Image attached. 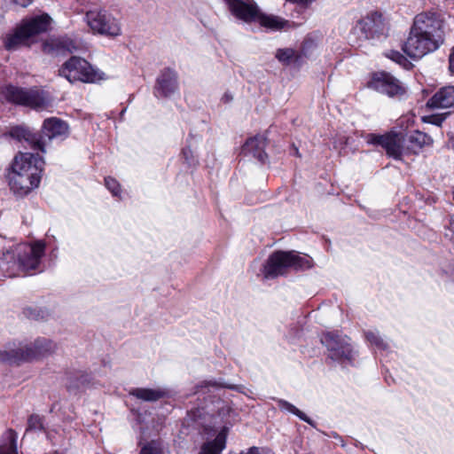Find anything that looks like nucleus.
Here are the masks:
<instances>
[{
	"instance_id": "nucleus-4",
	"label": "nucleus",
	"mask_w": 454,
	"mask_h": 454,
	"mask_svg": "<svg viewBox=\"0 0 454 454\" xmlns=\"http://www.w3.org/2000/svg\"><path fill=\"white\" fill-rule=\"evenodd\" d=\"M56 345L49 339L38 338L30 344H20L0 351L1 360L8 363L30 362L52 354Z\"/></svg>"
},
{
	"instance_id": "nucleus-1",
	"label": "nucleus",
	"mask_w": 454,
	"mask_h": 454,
	"mask_svg": "<svg viewBox=\"0 0 454 454\" xmlns=\"http://www.w3.org/2000/svg\"><path fill=\"white\" fill-rule=\"evenodd\" d=\"M43 165L44 161L38 154H17L8 173L9 184L13 192L24 196L38 187Z\"/></svg>"
},
{
	"instance_id": "nucleus-16",
	"label": "nucleus",
	"mask_w": 454,
	"mask_h": 454,
	"mask_svg": "<svg viewBox=\"0 0 454 454\" xmlns=\"http://www.w3.org/2000/svg\"><path fill=\"white\" fill-rule=\"evenodd\" d=\"M265 145V138L262 136H256L247 140L242 151L245 155L252 156L261 163H264L268 158L264 152Z\"/></svg>"
},
{
	"instance_id": "nucleus-39",
	"label": "nucleus",
	"mask_w": 454,
	"mask_h": 454,
	"mask_svg": "<svg viewBox=\"0 0 454 454\" xmlns=\"http://www.w3.org/2000/svg\"><path fill=\"white\" fill-rule=\"evenodd\" d=\"M258 448L252 447L247 452H241L239 454H258Z\"/></svg>"
},
{
	"instance_id": "nucleus-20",
	"label": "nucleus",
	"mask_w": 454,
	"mask_h": 454,
	"mask_svg": "<svg viewBox=\"0 0 454 454\" xmlns=\"http://www.w3.org/2000/svg\"><path fill=\"white\" fill-rule=\"evenodd\" d=\"M387 152V155L400 159L402 156V139L397 134L384 135L383 144L381 145Z\"/></svg>"
},
{
	"instance_id": "nucleus-24",
	"label": "nucleus",
	"mask_w": 454,
	"mask_h": 454,
	"mask_svg": "<svg viewBox=\"0 0 454 454\" xmlns=\"http://www.w3.org/2000/svg\"><path fill=\"white\" fill-rule=\"evenodd\" d=\"M255 21H258L262 26L272 30L280 29L284 27L285 24L286 23L279 17L262 14L260 12H258V17L256 18Z\"/></svg>"
},
{
	"instance_id": "nucleus-10",
	"label": "nucleus",
	"mask_w": 454,
	"mask_h": 454,
	"mask_svg": "<svg viewBox=\"0 0 454 454\" xmlns=\"http://www.w3.org/2000/svg\"><path fill=\"white\" fill-rule=\"evenodd\" d=\"M441 44L411 28L410 35L403 46V51L413 59H421L425 55L436 51Z\"/></svg>"
},
{
	"instance_id": "nucleus-26",
	"label": "nucleus",
	"mask_w": 454,
	"mask_h": 454,
	"mask_svg": "<svg viewBox=\"0 0 454 454\" xmlns=\"http://www.w3.org/2000/svg\"><path fill=\"white\" fill-rule=\"evenodd\" d=\"M380 14L374 12L371 16H367L362 21H360L359 25L361 26L362 29L372 34L378 31V29L374 28V27L376 26V20H380Z\"/></svg>"
},
{
	"instance_id": "nucleus-35",
	"label": "nucleus",
	"mask_w": 454,
	"mask_h": 454,
	"mask_svg": "<svg viewBox=\"0 0 454 454\" xmlns=\"http://www.w3.org/2000/svg\"><path fill=\"white\" fill-rule=\"evenodd\" d=\"M384 139V135H375V134H368L366 137V141L368 144L372 145H382Z\"/></svg>"
},
{
	"instance_id": "nucleus-42",
	"label": "nucleus",
	"mask_w": 454,
	"mask_h": 454,
	"mask_svg": "<svg viewBox=\"0 0 454 454\" xmlns=\"http://www.w3.org/2000/svg\"><path fill=\"white\" fill-rule=\"evenodd\" d=\"M258 454H274L270 450H258Z\"/></svg>"
},
{
	"instance_id": "nucleus-30",
	"label": "nucleus",
	"mask_w": 454,
	"mask_h": 454,
	"mask_svg": "<svg viewBox=\"0 0 454 454\" xmlns=\"http://www.w3.org/2000/svg\"><path fill=\"white\" fill-rule=\"evenodd\" d=\"M386 57L396 62L399 65L405 66L408 61L407 59L399 51H389L386 52Z\"/></svg>"
},
{
	"instance_id": "nucleus-32",
	"label": "nucleus",
	"mask_w": 454,
	"mask_h": 454,
	"mask_svg": "<svg viewBox=\"0 0 454 454\" xmlns=\"http://www.w3.org/2000/svg\"><path fill=\"white\" fill-rule=\"evenodd\" d=\"M106 188L112 192L114 196H119L121 190L119 183L112 177H106L105 179Z\"/></svg>"
},
{
	"instance_id": "nucleus-23",
	"label": "nucleus",
	"mask_w": 454,
	"mask_h": 454,
	"mask_svg": "<svg viewBox=\"0 0 454 454\" xmlns=\"http://www.w3.org/2000/svg\"><path fill=\"white\" fill-rule=\"evenodd\" d=\"M276 59L285 66L296 65L301 60V54L292 48L278 49L275 54Z\"/></svg>"
},
{
	"instance_id": "nucleus-13",
	"label": "nucleus",
	"mask_w": 454,
	"mask_h": 454,
	"mask_svg": "<svg viewBox=\"0 0 454 454\" xmlns=\"http://www.w3.org/2000/svg\"><path fill=\"white\" fill-rule=\"evenodd\" d=\"M231 13L245 22L255 21L259 10L253 4H247L241 0H223Z\"/></svg>"
},
{
	"instance_id": "nucleus-36",
	"label": "nucleus",
	"mask_w": 454,
	"mask_h": 454,
	"mask_svg": "<svg viewBox=\"0 0 454 454\" xmlns=\"http://www.w3.org/2000/svg\"><path fill=\"white\" fill-rule=\"evenodd\" d=\"M426 120L434 125L441 126L442 122L443 121L444 118L439 115H431L426 118Z\"/></svg>"
},
{
	"instance_id": "nucleus-3",
	"label": "nucleus",
	"mask_w": 454,
	"mask_h": 454,
	"mask_svg": "<svg viewBox=\"0 0 454 454\" xmlns=\"http://www.w3.org/2000/svg\"><path fill=\"white\" fill-rule=\"evenodd\" d=\"M51 20L47 13L23 19L12 33L6 35L4 47L8 51H14L27 45L30 38L46 32L50 28Z\"/></svg>"
},
{
	"instance_id": "nucleus-25",
	"label": "nucleus",
	"mask_w": 454,
	"mask_h": 454,
	"mask_svg": "<svg viewBox=\"0 0 454 454\" xmlns=\"http://www.w3.org/2000/svg\"><path fill=\"white\" fill-rule=\"evenodd\" d=\"M7 438L9 442L4 445H0V454H18L17 451V434L10 429L7 432Z\"/></svg>"
},
{
	"instance_id": "nucleus-27",
	"label": "nucleus",
	"mask_w": 454,
	"mask_h": 454,
	"mask_svg": "<svg viewBox=\"0 0 454 454\" xmlns=\"http://www.w3.org/2000/svg\"><path fill=\"white\" fill-rule=\"evenodd\" d=\"M410 141L416 144L419 147L429 145L433 143V139L427 134L421 131H415L410 136Z\"/></svg>"
},
{
	"instance_id": "nucleus-28",
	"label": "nucleus",
	"mask_w": 454,
	"mask_h": 454,
	"mask_svg": "<svg viewBox=\"0 0 454 454\" xmlns=\"http://www.w3.org/2000/svg\"><path fill=\"white\" fill-rule=\"evenodd\" d=\"M366 340L372 344L380 349H386L387 348V344L384 341V340L380 337L379 332L377 331H368L365 333Z\"/></svg>"
},
{
	"instance_id": "nucleus-34",
	"label": "nucleus",
	"mask_w": 454,
	"mask_h": 454,
	"mask_svg": "<svg viewBox=\"0 0 454 454\" xmlns=\"http://www.w3.org/2000/svg\"><path fill=\"white\" fill-rule=\"evenodd\" d=\"M444 236L450 241L454 243V215H452L450 219L449 225L447 226Z\"/></svg>"
},
{
	"instance_id": "nucleus-19",
	"label": "nucleus",
	"mask_w": 454,
	"mask_h": 454,
	"mask_svg": "<svg viewBox=\"0 0 454 454\" xmlns=\"http://www.w3.org/2000/svg\"><path fill=\"white\" fill-rule=\"evenodd\" d=\"M76 47L71 41L51 38L47 40L43 44V51L48 54H62L65 51L72 52Z\"/></svg>"
},
{
	"instance_id": "nucleus-40",
	"label": "nucleus",
	"mask_w": 454,
	"mask_h": 454,
	"mask_svg": "<svg viewBox=\"0 0 454 454\" xmlns=\"http://www.w3.org/2000/svg\"><path fill=\"white\" fill-rule=\"evenodd\" d=\"M289 2L294 3V4H307L310 3L313 0H288Z\"/></svg>"
},
{
	"instance_id": "nucleus-12",
	"label": "nucleus",
	"mask_w": 454,
	"mask_h": 454,
	"mask_svg": "<svg viewBox=\"0 0 454 454\" xmlns=\"http://www.w3.org/2000/svg\"><path fill=\"white\" fill-rule=\"evenodd\" d=\"M321 342L329 350L331 359L341 362L346 360L350 362L353 359L354 355L350 345L346 343L338 335L327 333L322 336Z\"/></svg>"
},
{
	"instance_id": "nucleus-5",
	"label": "nucleus",
	"mask_w": 454,
	"mask_h": 454,
	"mask_svg": "<svg viewBox=\"0 0 454 454\" xmlns=\"http://www.w3.org/2000/svg\"><path fill=\"white\" fill-rule=\"evenodd\" d=\"M312 267L310 258L301 256L294 251L273 253L264 266V276L267 278L283 275L288 268L307 270Z\"/></svg>"
},
{
	"instance_id": "nucleus-8",
	"label": "nucleus",
	"mask_w": 454,
	"mask_h": 454,
	"mask_svg": "<svg viewBox=\"0 0 454 454\" xmlns=\"http://www.w3.org/2000/svg\"><path fill=\"white\" fill-rule=\"evenodd\" d=\"M443 27V20L439 14L425 12L415 16L411 29L442 45L444 41Z\"/></svg>"
},
{
	"instance_id": "nucleus-7",
	"label": "nucleus",
	"mask_w": 454,
	"mask_h": 454,
	"mask_svg": "<svg viewBox=\"0 0 454 454\" xmlns=\"http://www.w3.org/2000/svg\"><path fill=\"white\" fill-rule=\"evenodd\" d=\"M87 25L94 34L115 37L121 34L119 20L106 10H91L84 18Z\"/></svg>"
},
{
	"instance_id": "nucleus-15",
	"label": "nucleus",
	"mask_w": 454,
	"mask_h": 454,
	"mask_svg": "<svg viewBox=\"0 0 454 454\" xmlns=\"http://www.w3.org/2000/svg\"><path fill=\"white\" fill-rule=\"evenodd\" d=\"M156 93L169 97L178 90L177 74L170 69H164L157 79Z\"/></svg>"
},
{
	"instance_id": "nucleus-2",
	"label": "nucleus",
	"mask_w": 454,
	"mask_h": 454,
	"mask_svg": "<svg viewBox=\"0 0 454 454\" xmlns=\"http://www.w3.org/2000/svg\"><path fill=\"white\" fill-rule=\"evenodd\" d=\"M45 247L46 244L43 240L20 244L15 251H7L4 254V261L12 264L10 268L17 267L24 273H30L39 269Z\"/></svg>"
},
{
	"instance_id": "nucleus-17",
	"label": "nucleus",
	"mask_w": 454,
	"mask_h": 454,
	"mask_svg": "<svg viewBox=\"0 0 454 454\" xmlns=\"http://www.w3.org/2000/svg\"><path fill=\"white\" fill-rule=\"evenodd\" d=\"M431 108H449L454 106V87L449 86L437 91L427 102Z\"/></svg>"
},
{
	"instance_id": "nucleus-11",
	"label": "nucleus",
	"mask_w": 454,
	"mask_h": 454,
	"mask_svg": "<svg viewBox=\"0 0 454 454\" xmlns=\"http://www.w3.org/2000/svg\"><path fill=\"white\" fill-rule=\"evenodd\" d=\"M368 86L389 97L401 95L404 92L401 82L395 77L386 72L374 74Z\"/></svg>"
},
{
	"instance_id": "nucleus-18",
	"label": "nucleus",
	"mask_w": 454,
	"mask_h": 454,
	"mask_svg": "<svg viewBox=\"0 0 454 454\" xmlns=\"http://www.w3.org/2000/svg\"><path fill=\"white\" fill-rule=\"evenodd\" d=\"M11 137L21 141L27 142L34 150H40L44 153V143L27 129L23 127H14L10 130Z\"/></svg>"
},
{
	"instance_id": "nucleus-43",
	"label": "nucleus",
	"mask_w": 454,
	"mask_h": 454,
	"mask_svg": "<svg viewBox=\"0 0 454 454\" xmlns=\"http://www.w3.org/2000/svg\"><path fill=\"white\" fill-rule=\"evenodd\" d=\"M223 99H225L226 101H230V100H231V99H232V98H231V96L227 95V94H225V95L223 96Z\"/></svg>"
},
{
	"instance_id": "nucleus-41",
	"label": "nucleus",
	"mask_w": 454,
	"mask_h": 454,
	"mask_svg": "<svg viewBox=\"0 0 454 454\" xmlns=\"http://www.w3.org/2000/svg\"><path fill=\"white\" fill-rule=\"evenodd\" d=\"M207 386H214V387L221 386V387H226L225 385L218 384V383H216V382H213V381L206 382V383H205V387H207Z\"/></svg>"
},
{
	"instance_id": "nucleus-21",
	"label": "nucleus",
	"mask_w": 454,
	"mask_h": 454,
	"mask_svg": "<svg viewBox=\"0 0 454 454\" xmlns=\"http://www.w3.org/2000/svg\"><path fill=\"white\" fill-rule=\"evenodd\" d=\"M130 395L145 402H156L168 396V391L162 388H135Z\"/></svg>"
},
{
	"instance_id": "nucleus-14",
	"label": "nucleus",
	"mask_w": 454,
	"mask_h": 454,
	"mask_svg": "<svg viewBox=\"0 0 454 454\" xmlns=\"http://www.w3.org/2000/svg\"><path fill=\"white\" fill-rule=\"evenodd\" d=\"M68 134V125L60 119L52 117L43 121L42 135L39 140H42L46 145L45 139L51 141L53 138L65 137Z\"/></svg>"
},
{
	"instance_id": "nucleus-29",
	"label": "nucleus",
	"mask_w": 454,
	"mask_h": 454,
	"mask_svg": "<svg viewBox=\"0 0 454 454\" xmlns=\"http://www.w3.org/2000/svg\"><path fill=\"white\" fill-rule=\"evenodd\" d=\"M280 406L283 409H286V411H290L291 413L296 415L301 420L309 423L311 426H314L313 421L309 417H307V415L305 413H303L301 411H300L298 408H296L292 403H288L286 401H280Z\"/></svg>"
},
{
	"instance_id": "nucleus-37",
	"label": "nucleus",
	"mask_w": 454,
	"mask_h": 454,
	"mask_svg": "<svg viewBox=\"0 0 454 454\" xmlns=\"http://www.w3.org/2000/svg\"><path fill=\"white\" fill-rule=\"evenodd\" d=\"M5 1L12 4H15L17 6L25 8V7H27L32 3L33 0H5Z\"/></svg>"
},
{
	"instance_id": "nucleus-9",
	"label": "nucleus",
	"mask_w": 454,
	"mask_h": 454,
	"mask_svg": "<svg viewBox=\"0 0 454 454\" xmlns=\"http://www.w3.org/2000/svg\"><path fill=\"white\" fill-rule=\"evenodd\" d=\"M1 94L8 102L29 106L34 109H42L48 104L43 93L35 90H25L7 85L3 89Z\"/></svg>"
},
{
	"instance_id": "nucleus-6",
	"label": "nucleus",
	"mask_w": 454,
	"mask_h": 454,
	"mask_svg": "<svg viewBox=\"0 0 454 454\" xmlns=\"http://www.w3.org/2000/svg\"><path fill=\"white\" fill-rule=\"evenodd\" d=\"M59 75L68 82H96L104 79V74L95 70L82 58L72 57L59 70Z\"/></svg>"
},
{
	"instance_id": "nucleus-31",
	"label": "nucleus",
	"mask_w": 454,
	"mask_h": 454,
	"mask_svg": "<svg viewBox=\"0 0 454 454\" xmlns=\"http://www.w3.org/2000/svg\"><path fill=\"white\" fill-rule=\"evenodd\" d=\"M140 454H162V451L158 442H151L142 448Z\"/></svg>"
},
{
	"instance_id": "nucleus-33",
	"label": "nucleus",
	"mask_w": 454,
	"mask_h": 454,
	"mask_svg": "<svg viewBox=\"0 0 454 454\" xmlns=\"http://www.w3.org/2000/svg\"><path fill=\"white\" fill-rule=\"evenodd\" d=\"M43 428V423L40 416L38 415H31L28 419V427L27 430H37Z\"/></svg>"
},
{
	"instance_id": "nucleus-38",
	"label": "nucleus",
	"mask_w": 454,
	"mask_h": 454,
	"mask_svg": "<svg viewBox=\"0 0 454 454\" xmlns=\"http://www.w3.org/2000/svg\"><path fill=\"white\" fill-rule=\"evenodd\" d=\"M184 157L185 158L188 164H192L193 160H192V151L190 148H184L183 150Z\"/></svg>"
},
{
	"instance_id": "nucleus-22",
	"label": "nucleus",
	"mask_w": 454,
	"mask_h": 454,
	"mask_svg": "<svg viewBox=\"0 0 454 454\" xmlns=\"http://www.w3.org/2000/svg\"><path fill=\"white\" fill-rule=\"evenodd\" d=\"M225 447V434L220 432L215 439L203 443L198 454H221Z\"/></svg>"
}]
</instances>
